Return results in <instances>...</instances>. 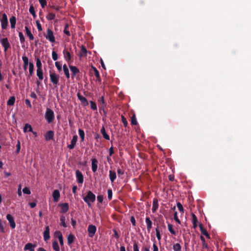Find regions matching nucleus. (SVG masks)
<instances>
[{
	"instance_id": "nucleus-1",
	"label": "nucleus",
	"mask_w": 251,
	"mask_h": 251,
	"mask_svg": "<svg viewBox=\"0 0 251 251\" xmlns=\"http://www.w3.org/2000/svg\"><path fill=\"white\" fill-rule=\"evenodd\" d=\"M83 200L89 207H91V202H94L95 201L96 196L91 191H89L86 196L83 198Z\"/></svg>"
},
{
	"instance_id": "nucleus-2",
	"label": "nucleus",
	"mask_w": 251,
	"mask_h": 251,
	"mask_svg": "<svg viewBox=\"0 0 251 251\" xmlns=\"http://www.w3.org/2000/svg\"><path fill=\"white\" fill-rule=\"evenodd\" d=\"M45 117L49 124L54 120V113L52 110L47 108L45 112Z\"/></svg>"
},
{
	"instance_id": "nucleus-3",
	"label": "nucleus",
	"mask_w": 251,
	"mask_h": 251,
	"mask_svg": "<svg viewBox=\"0 0 251 251\" xmlns=\"http://www.w3.org/2000/svg\"><path fill=\"white\" fill-rule=\"evenodd\" d=\"M50 81L54 86H57L58 84L60 76L59 75L56 74L54 71L50 72Z\"/></svg>"
},
{
	"instance_id": "nucleus-4",
	"label": "nucleus",
	"mask_w": 251,
	"mask_h": 251,
	"mask_svg": "<svg viewBox=\"0 0 251 251\" xmlns=\"http://www.w3.org/2000/svg\"><path fill=\"white\" fill-rule=\"evenodd\" d=\"M0 21L2 29H6L8 26V22L7 17L5 13L2 14L1 17L0 18Z\"/></svg>"
},
{
	"instance_id": "nucleus-5",
	"label": "nucleus",
	"mask_w": 251,
	"mask_h": 251,
	"mask_svg": "<svg viewBox=\"0 0 251 251\" xmlns=\"http://www.w3.org/2000/svg\"><path fill=\"white\" fill-rule=\"evenodd\" d=\"M0 43L2 46L4 48V52H6L7 50L10 48V44L7 38H0Z\"/></svg>"
},
{
	"instance_id": "nucleus-6",
	"label": "nucleus",
	"mask_w": 251,
	"mask_h": 251,
	"mask_svg": "<svg viewBox=\"0 0 251 251\" xmlns=\"http://www.w3.org/2000/svg\"><path fill=\"white\" fill-rule=\"evenodd\" d=\"M97 228L95 226L90 225L88 227V232L90 237L92 238L96 233Z\"/></svg>"
},
{
	"instance_id": "nucleus-7",
	"label": "nucleus",
	"mask_w": 251,
	"mask_h": 251,
	"mask_svg": "<svg viewBox=\"0 0 251 251\" xmlns=\"http://www.w3.org/2000/svg\"><path fill=\"white\" fill-rule=\"evenodd\" d=\"M63 53L65 59L68 63H69L72 59V56L70 52L67 49L65 48L63 50Z\"/></svg>"
},
{
	"instance_id": "nucleus-8",
	"label": "nucleus",
	"mask_w": 251,
	"mask_h": 251,
	"mask_svg": "<svg viewBox=\"0 0 251 251\" xmlns=\"http://www.w3.org/2000/svg\"><path fill=\"white\" fill-rule=\"evenodd\" d=\"M75 175L77 182L82 184L83 182V176L81 172L79 170H76L75 172Z\"/></svg>"
},
{
	"instance_id": "nucleus-9",
	"label": "nucleus",
	"mask_w": 251,
	"mask_h": 251,
	"mask_svg": "<svg viewBox=\"0 0 251 251\" xmlns=\"http://www.w3.org/2000/svg\"><path fill=\"white\" fill-rule=\"evenodd\" d=\"M77 140V136L76 135H74L73 138L71 140V144L68 145V148L69 149H73L74 148L76 143Z\"/></svg>"
},
{
	"instance_id": "nucleus-10",
	"label": "nucleus",
	"mask_w": 251,
	"mask_h": 251,
	"mask_svg": "<svg viewBox=\"0 0 251 251\" xmlns=\"http://www.w3.org/2000/svg\"><path fill=\"white\" fill-rule=\"evenodd\" d=\"M43 237L45 241H47L50 239V227L49 226H46L45 227V230L44 232Z\"/></svg>"
},
{
	"instance_id": "nucleus-11",
	"label": "nucleus",
	"mask_w": 251,
	"mask_h": 251,
	"mask_svg": "<svg viewBox=\"0 0 251 251\" xmlns=\"http://www.w3.org/2000/svg\"><path fill=\"white\" fill-rule=\"evenodd\" d=\"M6 219L8 221L11 227L12 228H14L16 226V224L13 219V217L10 214H7L6 215Z\"/></svg>"
},
{
	"instance_id": "nucleus-12",
	"label": "nucleus",
	"mask_w": 251,
	"mask_h": 251,
	"mask_svg": "<svg viewBox=\"0 0 251 251\" xmlns=\"http://www.w3.org/2000/svg\"><path fill=\"white\" fill-rule=\"evenodd\" d=\"M44 36H45L46 39L49 40L50 42H55V38L53 35V32H47L46 34H45Z\"/></svg>"
},
{
	"instance_id": "nucleus-13",
	"label": "nucleus",
	"mask_w": 251,
	"mask_h": 251,
	"mask_svg": "<svg viewBox=\"0 0 251 251\" xmlns=\"http://www.w3.org/2000/svg\"><path fill=\"white\" fill-rule=\"evenodd\" d=\"M60 192L58 190H55L53 192L52 197L53 198V200L55 202H58L59 199L60 198Z\"/></svg>"
},
{
	"instance_id": "nucleus-14",
	"label": "nucleus",
	"mask_w": 251,
	"mask_h": 251,
	"mask_svg": "<svg viewBox=\"0 0 251 251\" xmlns=\"http://www.w3.org/2000/svg\"><path fill=\"white\" fill-rule=\"evenodd\" d=\"M54 136V132L52 131H48L45 135V139L47 141H49L51 140Z\"/></svg>"
},
{
	"instance_id": "nucleus-15",
	"label": "nucleus",
	"mask_w": 251,
	"mask_h": 251,
	"mask_svg": "<svg viewBox=\"0 0 251 251\" xmlns=\"http://www.w3.org/2000/svg\"><path fill=\"white\" fill-rule=\"evenodd\" d=\"M98 161L96 158H93L92 160V171L95 173L97 170L98 168Z\"/></svg>"
},
{
	"instance_id": "nucleus-16",
	"label": "nucleus",
	"mask_w": 251,
	"mask_h": 251,
	"mask_svg": "<svg viewBox=\"0 0 251 251\" xmlns=\"http://www.w3.org/2000/svg\"><path fill=\"white\" fill-rule=\"evenodd\" d=\"M146 223L147 224V230L150 232L151 231V229L152 227V223L149 217H147L146 218Z\"/></svg>"
},
{
	"instance_id": "nucleus-17",
	"label": "nucleus",
	"mask_w": 251,
	"mask_h": 251,
	"mask_svg": "<svg viewBox=\"0 0 251 251\" xmlns=\"http://www.w3.org/2000/svg\"><path fill=\"white\" fill-rule=\"evenodd\" d=\"M77 96L78 99L80 100V101L83 103L85 105H87L88 104V102L87 99L79 93H77Z\"/></svg>"
},
{
	"instance_id": "nucleus-18",
	"label": "nucleus",
	"mask_w": 251,
	"mask_h": 251,
	"mask_svg": "<svg viewBox=\"0 0 251 251\" xmlns=\"http://www.w3.org/2000/svg\"><path fill=\"white\" fill-rule=\"evenodd\" d=\"M116 174L114 171H109V178L111 182H113L116 178Z\"/></svg>"
},
{
	"instance_id": "nucleus-19",
	"label": "nucleus",
	"mask_w": 251,
	"mask_h": 251,
	"mask_svg": "<svg viewBox=\"0 0 251 251\" xmlns=\"http://www.w3.org/2000/svg\"><path fill=\"white\" fill-rule=\"evenodd\" d=\"M36 247L35 245H33L32 243H28L26 244L24 247V250L25 251H27L29 250L31 251L33 249H34V248Z\"/></svg>"
},
{
	"instance_id": "nucleus-20",
	"label": "nucleus",
	"mask_w": 251,
	"mask_h": 251,
	"mask_svg": "<svg viewBox=\"0 0 251 251\" xmlns=\"http://www.w3.org/2000/svg\"><path fill=\"white\" fill-rule=\"evenodd\" d=\"M158 208V201L156 199H154L152 203V207L151 210L153 213H154Z\"/></svg>"
},
{
	"instance_id": "nucleus-21",
	"label": "nucleus",
	"mask_w": 251,
	"mask_h": 251,
	"mask_svg": "<svg viewBox=\"0 0 251 251\" xmlns=\"http://www.w3.org/2000/svg\"><path fill=\"white\" fill-rule=\"evenodd\" d=\"M200 230H201V234L205 235L207 238H210L209 234H208V233L207 232L206 230L203 227L202 225H200Z\"/></svg>"
},
{
	"instance_id": "nucleus-22",
	"label": "nucleus",
	"mask_w": 251,
	"mask_h": 251,
	"mask_svg": "<svg viewBox=\"0 0 251 251\" xmlns=\"http://www.w3.org/2000/svg\"><path fill=\"white\" fill-rule=\"evenodd\" d=\"M60 205L61 207V212L65 213L69 210V205L68 203H62Z\"/></svg>"
},
{
	"instance_id": "nucleus-23",
	"label": "nucleus",
	"mask_w": 251,
	"mask_h": 251,
	"mask_svg": "<svg viewBox=\"0 0 251 251\" xmlns=\"http://www.w3.org/2000/svg\"><path fill=\"white\" fill-rule=\"evenodd\" d=\"M69 67L73 75H75L79 72L78 69L75 66L70 65L69 66Z\"/></svg>"
},
{
	"instance_id": "nucleus-24",
	"label": "nucleus",
	"mask_w": 251,
	"mask_h": 251,
	"mask_svg": "<svg viewBox=\"0 0 251 251\" xmlns=\"http://www.w3.org/2000/svg\"><path fill=\"white\" fill-rule=\"evenodd\" d=\"M22 59L24 62V69L25 70H26L28 65H29L28 58L26 56H24L22 57Z\"/></svg>"
},
{
	"instance_id": "nucleus-25",
	"label": "nucleus",
	"mask_w": 251,
	"mask_h": 251,
	"mask_svg": "<svg viewBox=\"0 0 251 251\" xmlns=\"http://www.w3.org/2000/svg\"><path fill=\"white\" fill-rule=\"evenodd\" d=\"M63 71H64V74L66 75V77L67 78H69L70 76L69 71V69H68L66 64H64L63 66Z\"/></svg>"
},
{
	"instance_id": "nucleus-26",
	"label": "nucleus",
	"mask_w": 251,
	"mask_h": 251,
	"mask_svg": "<svg viewBox=\"0 0 251 251\" xmlns=\"http://www.w3.org/2000/svg\"><path fill=\"white\" fill-rule=\"evenodd\" d=\"M10 23L12 28H14L15 27L16 23V18L15 16H12L10 18Z\"/></svg>"
},
{
	"instance_id": "nucleus-27",
	"label": "nucleus",
	"mask_w": 251,
	"mask_h": 251,
	"mask_svg": "<svg viewBox=\"0 0 251 251\" xmlns=\"http://www.w3.org/2000/svg\"><path fill=\"white\" fill-rule=\"evenodd\" d=\"M37 75L39 80H42L43 79L44 77L42 69H37Z\"/></svg>"
},
{
	"instance_id": "nucleus-28",
	"label": "nucleus",
	"mask_w": 251,
	"mask_h": 251,
	"mask_svg": "<svg viewBox=\"0 0 251 251\" xmlns=\"http://www.w3.org/2000/svg\"><path fill=\"white\" fill-rule=\"evenodd\" d=\"M98 104L102 108H103L105 106V102L104 100L103 96H101L99 98V99L98 100Z\"/></svg>"
},
{
	"instance_id": "nucleus-29",
	"label": "nucleus",
	"mask_w": 251,
	"mask_h": 251,
	"mask_svg": "<svg viewBox=\"0 0 251 251\" xmlns=\"http://www.w3.org/2000/svg\"><path fill=\"white\" fill-rule=\"evenodd\" d=\"M34 64L32 62L29 63V75L32 76L34 73Z\"/></svg>"
},
{
	"instance_id": "nucleus-30",
	"label": "nucleus",
	"mask_w": 251,
	"mask_h": 251,
	"mask_svg": "<svg viewBox=\"0 0 251 251\" xmlns=\"http://www.w3.org/2000/svg\"><path fill=\"white\" fill-rule=\"evenodd\" d=\"M168 230L170 231V232L174 235H176L177 233L176 232L174 229L173 228V226L172 225L170 224H168Z\"/></svg>"
},
{
	"instance_id": "nucleus-31",
	"label": "nucleus",
	"mask_w": 251,
	"mask_h": 251,
	"mask_svg": "<svg viewBox=\"0 0 251 251\" xmlns=\"http://www.w3.org/2000/svg\"><path fill=\"white\" fill-rule=\"evenodd\" d=\"M27 130L29 132H32V128L30 125L28 124H25L24 127V132L25 133L27 131Z\"/></svg>"
},
{
	"instance_id": "nucleus-32",
	"label": "nucleus",
	"mask_w": 251,
	"mask_h": 251,
	"mask_svg": "<svg viewBox=\"0 0 251 251\" xmlns=\"http://www.w3.org/2000/svg\"><path fill=\"white\" fill-rule=\"evenodd\" d=\"M100 132L101 134L103 135V137L104 138H105L106 140H109V135L106 133L105 128L104 127H102L100 129Z\"/></svg>"
},
{
	"instance_id": "nucleus-33",
	"label": "nucleus",
	"mask_w": 251,
	"mask_h": 251,
	"mask_svg": "<svg viewBox=\"0 0 251 251\" xmlns=\"http://www.w3.org/2000/svg\"><path fill=\"white\" fill-rule=\"evenodd\" d=\"M75 237L74 235L70 234L67 237L68 244L69 245L71 244L74 241Z\"/></svg>"
},
{
	"instance_id": "nucleus-34",
	"label": "nucleus",
	"mask_w": 251,
	"mask_h": 251,
	"mask_svg": "<svg viewBox=\"0 0 251 251\" xmlns=\"http://www.w3.org/2000/svg\"><path fill=\"white\" fill-rule=\"evenodd\" d=\"M15 101V98L14 96L11 97L9 100L7 101V104L8 105H14Z\"/></svg>"
},
{
	"instance_id": "nucleus-35",
	"label": "nucleus",
	"mask_w": 251,
	"mask_h": 251,
	"mask_svg": "<svg viewBox=\"0 0 251 251\" xmlns=\"http://www.w3.org/2000/svg\"><path fill=\"white\" fill-rule=\"evenodd\" d=\"M87 55V50L85 48H84L83 46H82L80 50V52L79 53V56L80 57L82 56H85Z\"/></svg>"
},
{
	"instance_id": "nucleus-36",
	"label": "nucleus",
	"mask_w": 251,
	"mask_h": 251,
	"mask_svg": "<svg viewBox=\"0 0 251 251\" xmlns=\"http://www.w3.org/2000/svg\"><path fill=\"white\" fill-rule=\"evenodd\" d=\"M53 249L55 251H60V248L57 241H54L52 242Z\"/></svg>"
},
{
	"instance_id": "nucleus-37",
	"label": "nucleus",
	"mask_w": 251,
	"mask_h": 251,
	"mask_svg": "<svg viewBox=\"0 0 251 251\" xmlns=\"http://www.w3.org/2000/svg\"><path fill=\"white\" fill-rule=\"evenodd\" d=\"M78 134L81 138V141H84L85 136L84 131L82 129L79 128L78 129Z\"/></svg>"
},
{
	"instance_id": "nucleus-38",
	"label": "nucleus",
	"mask_w": 251,
	"mask_h": 251,
	"mask_svg": "<svg viewBox=\"0 0 251 251\" xmlns=\"http://www.w3.org/2000/svg\"><path fill=\"white\" fill-rule=\"evenodd\" d=\"M60 220L61 222L60 225L64 227H67V225L65 223V217L64 216H61L60 218Z\"/></svg>"
},
{
	"instance_id": "nucleus-39",
	"label": "nucleus",
	"mask_w": 251,
	"mask_h": 251,
	"mask_svg": "<svg viewBox=\"0 0 251 251\" xmlns=\"http://www.w3.org/2000/svg\"><path fill=\"white\" fill-rule=\"evenodd\" d=\"M192 222L194 228H196L197 226V218L194 214L192 215Z\"/></svg>"
},
{
	"instance_id": "nucleus-40",
	"label": "nucleus",
	"mask_w": 251,
	"mask_h": 251,
	"mask_svg": "<svg viewBox=\"0 0 251 251\" xmlns=\"http://www.w3.org/2000/svg\"><path fill=\"white\" fill-rule=\"evenodd\" d=\"M36 61L37 69H42V64L40 59L38 58H36Z\"/></svg>"
},
{
	"instance_id": "nucleus-41",
	"label": "nucleus",
	"mask_w": 251,
	"mask_h": 251,
	"mask_svg": "<svg viewBox=\"0 0 251 251\" xmlns=\"http://www.w3.org/2000/svg\"><path fill=\"white\" fill-rule=\"evenodd\" d=\"M181 249V247L179 243H176L173 246V250L175 251H180Z\"/></svg>"
},
{
	"instance_id": "nucleus-42",
	"label": "nucleus",
	"mask_w": 251,
	"mask_h": 251,
	"mask_svg": "<svg viewBox=\"0 0 251 251\" xmlns=\"http://www.w3.org/2000/svg\"><path fill=\"white\" fill-rule=\"evenodd\" d=\"M29 11L32 16H33L34 17L35 16V11L34 10V6H33V4H31L30 5Z\"/></svg>"
},
{
	"instance_id": "nucleus-43",
	"label": "nucleus",
	"mask_w": 251,
	"mask_h": 251,
	"mask_svg": "<svg viewBox=\"0 0 251 251\" xmlns=\"http://www.w3.org/2000/svg\"><path fill=\"white\" fill-rule=\"evenodd\" d=\"M201 240L202 241V245L203 248H204L205 249H208V245L205 243V239L202 236H201Z\"/></svg>"
},
{
	"instance_id": "nucleus-44",
	"label": "nucleus",
	"mask_w": 251,
	"mask_h": 251,
	"mask_svg": "<svg viewBox=\"0 0 251 251\" xmlns=\"http://www.w3.org/2000/svg\"><path fill=\"white\" fill-rule=\"evenodd\" d=\"M93 69L94 70V75H95V76L97 77V78L98 79H99V80H100V74H99V71H98V70L95 68V67H93Z\"/></svg>"
},
{
	"instance_id": "nucleus-45",
	"label": "nucleus",
	"mask_w": 251,
	"mask_h": 251,
	"mask_svg": "<svg viewBox=\"0 0 251 251\" xmlns=\"http://www.w3.org/2000/svg\"><path fill=\"white\" fill-rule=\"evenodd\" d=\"M55 65L57 68L58 71L60 72L62 70V64L60 62H55Z\"/></svg>"
},
{
	"instance_id": "nucleus-46",
	"label": "nucleus",
	"mask_w": 251,
	"mask_h": 251,
	"mask_svg": "<svg viewBox=\"0 0 251 251\" xmlns=\"http://www.w3.org/2000/svg\"><path fill=\"white\" fill-rule=\"evenodd\" d=\"M155 231H156V237H157L158 240L160 241L161 239V236L160 233V231H159L158 227L156 228Z\"/></svg>"
},
{
	"instance_id": "nucleus-47",
	"label": "nucleus",
	"mask_w": 251,
	"mask_h": 251,
	"mask_svg": "<svg viewBox=\"0 0 251 251\" xmlns=\"http://www.w3.org/2000/svg\"><path fill=\"white\" fill-rule=\"evenodd\" d=\"M55 17V15L54 14H53L52 13H49L48 14V15L47 16V18L49 20H52L54 19Z\"/></svg>"
},
{
	"instance_id": "nucleus-48",
	"label": "nucleus",
	"mask_w": 251,
	"mask_h": 251,
	"mask_svg": "<svg viewBox=\"0 0 251 251\" xmlns=\"http://www.w3.org/2000/svg\"><path fill=\"white\" fill-rule=\"evenodd\" d=\"M90 103L91 105V108L93 110H97V106L96 103L93 101H90Z\"/></svg>"
},
{
	"instance_id": "nucleus-49",
	"label": "nucleus",
	"mask_w": 251,
	"mask_h": 251,
	"mask_svg": "<svg viewBox=\"0 0 251 251\" xmlns=\"http://www.w3.org/2000/svg\"><path fill=\"white\" fill-rule=\"evenodd\" d=\"M176 205H177V207L178 210H179V211L180 212L183 213L184 209H183L182 205L179 202H177Z\"/></svg>"
},
{
	"instance_id": "nucleus-50",
	"label": "nucleus",
	"mask_w": 251,
	"mask_h": 251,
	"mask_svg": "<svg viewBox=\"0 0 251 251\" xmlns=\"http://www.w3.org/2000/svg\"><path fill=\"white\" fill-rule=\"evenodd\" d=\"M174 219L178 224H180L181 222L177 217V213L176 211L174 213Z\"/></svg>"
},
{
	"instance_id": "nucleus-51",
	"label": "nucleus",
	"mask_w": 251,
	"mask_h": 251,
	"mask_svg": "<svg viewBox=\"0 0 251 251\" xmlns=\"http://www.w3.org/2000/svg\"><path fill=\"white\" fill-rule=\"evenodd\" d=\"M41 7L44 8L47 5V1L46 0H38Z\"/></svg>"
},
{
	"instance_id": "nucleus-52",
	"label": "nucleus",
	"mask_w": 251,
	"mask_h": 251,
	"mask_svg": "<svg viewBox=\"0 0 251 251\" xmlns=\"http://www.w3.org/2000/svg\"><path fill=\"white\" fill-rule=\"evenodd\" d=\"M108 199L109 200H111L112 197V191L111 189H108L107 190Z\"/></svg>"
},
{
	"instance_id": "nucleus-53",
	"label": "nucleus",
	"mask_w": 251,
	"mask_h": 251,
	"mask_svg": "<svg viewBox=\"0 0 251 251\" xmlns=\"http://www.w3.org/2000/svg\"><path fill=\"white\" fill-rule=\"evenodd\" d=\"M23 192L24 194L29 195L31 193L30 190L27 187H25L23 189Z\"/></svg>"
},
{
	"instance_id": "nucleus-54",
	"label": "nucleus",
	"mask_w": 251,
	"mask_h": 251,
	"mask_svg": "<svg viewBox=\"0 0 251 251\" xmlns=\"http://www.w3.org/2000/svg\"><path fill=\"white\" fill-rule=\"evenodd\" d=\"M52 57L53 60L56 61L58 59L57 54L54 51L52 52Z\"/></svg>"
},
{
	"instance_id": "nucleus-55",
	"label": "nucleus",
	"mask_w": 251,
	"mask_h": 251,
	"mask_svg": "<svg viewBox=\"0 0 251 251\" xmlns=\"http://www.w3.org/2000/svg\"><path fill=\"white\" fill-rule=\"evenodd\" d=\"M131 124L133 125H136L137 124V122L136 121L135 116L134 115L132 116L131 117Z\"/></svg>"
},
{
	"instance_id": "nucleus-56",
	"label": "nucleus",
	"mask_w": 251,
	"mask_h": 251,
	"mask_svg": "<svg viewBox=\"0 0 251 251\" xmlns=\"http://www.w3.org/2000/svg\"><path fill=\"white\" fill-rule=\"evenodd\" d=\"M122 122L124 124V126L125 127H126L128 125V123H127V121H126V119L123 116H122Z\"/></svg>"
},
{
	"instance_id": "nucleus-57",
	"label": "nucleus",
	"mask_w": 251,
	"mask_h": 251,
	"mask_svg": "<svg viewBox=\"0 0 251 251\" xmlns=\"http://www.w3.org/2000/svg\"><path fill=\"white\" fill-rule=\"evenodd\" d=\"M19 37L20 41L22 43H23L25 42V38L24 36L22 33V32H19Z\"/></svg>"
},
{
	"instance_id": "nucleus-58",
	"label": "nucleus",
	"mask_w": 251,
	"mask_h": 251,
	"mask_svg": "<svg viewBox=\"0 0 251 251\" xmlns=\"http://www.w3.org/2000/svg\"><path fill=\"white\" fill-rule=\"evenodd\" d=\"M54 235L55 237H58V238L63 236L61 232L59 231H56L54 233Z\"/></svg>"
},
{
	"instance_id": "nucleus-59",
	"label": "nucleus",
	"mask_w": 251,
	"mask_h": 251,
	"mask_svg": "<svg viewBox=\"0 0 251 251\" xmlns=\"http://www.w3.org/2000/svg\"><path fill=\"white\" fill-rule=\"evenodd\" d=\"M133 251H139L138 246L137 243L136 242H134V243L133 244Z\"/></svg>"
},
{
	"instance_id": "nucleus-60",
	"label": "nucleus",
	"mask_w": 251,
	"mask_h": 251,
	"mask_svg": "<svg viewBox=\"0 0 251 251\" xmlns=\"http://www.w3.org/2000/svg\"><path fill=\"white\" fill-rule=\"evenodd\" d=\"M130 222L133 226H136V220L133 216H131L130 218Z\"/></svg>"
},
{
	"instance_id": "nucleus-61",
	"label": "nucleus",
	"mask_w": 251,
	"mask_h": 251,
	"mask_svg": "<svg viewBox=\"0 0 251 251\" xmlns=\"http://www.w3.org/2000/svg\"><path fill=\"white\" fill-rule=\"evenodd\" d=\"M97 201L101 203L103 201V196L102 195H98L97 196Z\"/></svg>"
},
{
	"instance_id": "nucleus-62",
	"label": "nucleus",
	"mask_w": 251,
	"mask_h": 251,
	"mask_svg": "<svg viewBox=\"0 0 251 251\" xmlns=\"http://www.w3.org/2000/svg\"><path fill=\"white\" fill-rule=\"evenodd\" d=\"M26 34L30 40H32L34 39V36L31 32H26Z\"/></svg>"
},
{
	"instance_id": "nucleus-63",
	"label": "nucleus",
	"mask_w": 251,
	"mask_h": 251,
	"mask_svg": "<svg viewBox=\"0 0 251 251\" xmlns=\"http://www.w3.org/2000/svg\"><path fill=\"white\" fill-rule=\"evenodd\" d=\"M0 231L1 232H4V228L2 225V221L1 220H0Z\"/></svg>"
},
{
	"instance_id": "nucleus-64",
	"label": "nucleus",
	"mask_w": 251,
	"mask_h": 251,
	"mask_svg": "<svg viewBox=\"0 0 251 251\" xmlns=\"http://www.w3.org/2000/svg\"><path fill=\"white\" fill-rule=\"evenodd\" d=\"M117 173L119 176L123 175L124 174V171L123 170L119 168L117 170Z\"/></svg>"
}]
</instances>
